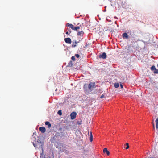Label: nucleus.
<instances>
[{
	"mask_svg": "<svg viewBox=\"0 0 158 158\" xmlns=\"http://www.w3.org/2000/svg\"><path fill=\"white\" fill-rule=\"evenodd\" d=\"M153 120L152 121L153 126V129H155V126H154V123H153Z\"/></svg>",
	"mask_w": 158,
	"mask_h": 158,
	"instance_id": "393cba45",
	"label": "nucleus"
},
{
	"mask_svg": "<svg viewBox=\"0 0 158 158\" xmlns=\"http://www.w3.org/2000/svg\"><path fill=\"white\" fill-rule=\"evenodd\" d=\"M120 87H121V88L122 89L123 88V85L122 84L120 85Z\"/></svg>",
	"mask_w": 158,
	"mask_h": 158,
	"instance_id": "bb28decb",
	"label": "nucleus"
},
{
	"mask_svg": "<svg viewBox=\"0 0 158 158\" xmlns=\"http://www.w3.org/2000/svg\"><path fill=\"white\" fill-rule=\"evenodd\" d=\"M93 136H90V141L91 142H92L93 141Z\"/></svg>",
	"mask_w": 158,
	"mask_h": 158,
	"instance_id": "6ab92c4d",
	"label": "nucleus"
},
{
	"mask_svg": "<svg viewBox=\"0 0 158 158\" xmlns=\"http://www.w3.org/2000/svg\"><path fill=\"white\" fill-rule=\"evenodd\" d=\"M57 113L58 114L60 115H62V112L61 110H60L58 111Z\"/></svg>",
	"mask_w": 158,
	"mask_h": 158,
	"instance_id": "a211bd4d",
	"label": "nucleus"
},
{
	"mask_svg": "<svg viewBox=\"0 0 158 158\" xmlns=\"http://www.w3.org/2000/svg\"><path fill=\"white\" fill-rule=\"evenodd\" d=\"M119 86V84L118 83H115L114 84V86L116 88H118Z\"/></svg>",
	"mask_w": 158,
	"mask_h": 158,
	"instance_id": "dca6fc26",
	"label": "nucleus"
},
{
	"mask_svg": "<svg viewBox=\"0 0 158 158\" xmlns=\"http://www.w3.org/2000/svg\"><path fill=\"white\" fill-rule=\"evenodd\" d=\"M135 31L134 30H131L129 32L130 35L131 36H134L135 35Z\"/></svg>",
	"mask_w": 158,
	"mask_h": 158,
	"instance_id": "1a4fd4ad",
	"label": "nucleus"
},
{
	"mask_svg": "<svg viewBox=\"0 0 158 158\" xmlns=\"http://www.w3.org/2000/svg\"><path fill=\"white\" fill-rule=\"evenodd\" d=\"M75 56L76 57H77V58H78L79 57V56H80L79 55V54H75Z\"/></svg>",
	"mask_w": 158,
	"mask_h": 158,
	"instance_id": "4be33fe9",
	"label": "nucleus"
},
{
	"mask_svg": "<svg viewBox=\"0 0 158 158\" xmlns=\"http://www.w3.org/2000/svg\"><path fill=\"white\" fill-rule=\"evenodd\" d=\"M71 59L73 61H74L75 60V57L74 56H73L71 57Z\"/></svg>",
	"mask_w": 158,
	"mask_h": 158,
	"instance_id": "aec40b11",
	"label": "nucleus"
},
{
	"mask_svg": "<svg viewBox=\"0 0 158 158\" xmlns=\"http://www.w3.org/2000/svg\"><path fill=\"white\" fill-rule=\"evenodd\" d=\"M79 42L78 41H75V42H73V44H72V47L73 48H74V47H75L76 46V44L78 43Z\"/></svg>",
	"mask_w": 158,
	"mask_h": 158,
	"instance_id": "4468645a",
	"label": "nucleus"
},
{
	"mask_svg": "<svg viewBox=\"0 0 158 158\" xmlns=\"http://www.w3.org/2000/svg\"><path fill=\"white\" fill-rule=\"evenodd\" d=\"M89 135V132H88Z\"/></svg>",
	"mask_w": 158,
	"mask_h": 158,
	"instance_id": "c756f323",
	"label": "nucleus"
},
{
	"mask_svg": "<svg viewBox=\"0 0 158 158\" xmlns=\"http://www.w3.org/2000/svg\"><path fill=\"white\" fill-rule=\"evenodd\" d=\"M157 67H158V64L157 65Z\"/></svg>",
	"mask_w": 158,
	"mask_h": 158,
	"instance_id": "c85d7f7f",
	"label": "nucleus"
},
{
	"mask_svg": "<svg viewBox=\"0 0 158 158\" xmlns=\"http://www.w3.org/2000/svg\"><path fill=\"white\" fill-rule=\"evenodd\" d=\"M64 40L66 43L71 44V40L70 38H65Z\"/></svg>",
	"mask_w": 158,
	"mask_h": 158,
	"instance_id": "6e6552de",
	"label": "nucleus"
},
{
	"mask_svg": "<svg viewBox=\"0 0 158 158\" xmlns=\"http://www.w3.org/2000/svg\"><path fill=\"white\" fill-rule=\"evenodd\" d=\"M69 66H71L73 65L72 62V61H70V62L69 63Z\"/></svg>",
	"mask_w": 158,
	"mask_h": 158,
	"instance_id": "412c9836",
	"label": "nucleus"
},
{
	"mask_svg": "<svg viewBox=\"0 0 158 158\" xmlns=\"http://www.w3.org/2000/svg\"><path fill=\"white\" fill-rule=\"evenodd\" d=\"M103 152L104 153L106 152L107 155H110V152L108 151L107 150V148H104Z\"/></svg>",
	"mask_w": 158,
	"mask_h": 158,
	"instance_id": "9d476101",
	"label": "nucleus"
},
{
	"mask_svg": "<svg viewBox=\"0 0 158 158\" xmlns=\"http://www.w3.org/2000/svg\"><path fill=\"white\" fill-rule=\"evenodd\" d=\"M90 136H93V135H92V134L91 132H90Z\"/></svg>",
	"mask_w": 158,
	"mask_h": 158,
	"instance_id": "cd10ccee",
	"label": "nucleus"
},
{
	"mask_svg": "<svg viewBox=\"0 0 158 158\" xmlns=\"http://www.w3.org/2000/svg\"><path fill=\"white\" fill-rule=\"evenodd\" d=\"M107 55L105 52H103L102 54H100L99 56V57L100 58H102L105 59L106 58Z\"/></svg>",
	"mask_w": 158,
	"mask_h": 158,
	"instance_id": "39448f33",
	"label": "nucleus"
},
{
	"mask_svg": "<svg viewBox=\"0 0 158 158\" xmlns=\"http://www.w3.org/2000/svg\"><path fill=\"white\" fill-rule=\"evenodd\" d=\"M66 26L69 27L71 28L73 30L77 31L80 28V27H82L81 26V25H80V26L74 27L73 25L72 24H70L67 23L66 24Z\"/></svg>",
	"mask_w": 158,
	"mask_h": 158,
	"instance_id": "f03ea898",
	"label": "nucleus"
},
{
	"mask_svg": "<svg viewBox=\"0 0 158 158\" xmlns=\"http://www.w3.org/2000/svg\"><path fill=\"white\" fill-rule=\"evenodd\" d=\"M95 83H91L88 85V88L91 90H92L94 88H95Z\"/></svg>",
	"mask_w": 158,
	"mask_h": 158,
	"instance_id": "7ed1b4c3",
	"label": "nucleus"
},
{
	"mask_svg": "<svg viewBox=\"0 0 158 158\" xmlns=\"http://www.w3.org/2000/svg\"><path fill=\"white\" fill-rule=\"evenodd\" d=\"M39 130L40 131H41L42 133H44L46 131L45 128L43 127H41L39 128Z\"/></svg>",
	"mask_w": 158,
	"mask_h": 158,
	"instance_id": "0eeeda50",
	"label": "nucleus"
},
{
	"mask_svg": "<svg viewBox=\"0 0 158 158\" xmlns=\"http://www.w3.org/2000/svg\"><path fill=\"white\" fill-rule=\"evenodd\" d=\"M84 33V32L83 31H78L77 35L78 36H82L83 35Z\"/></svg>",
	"mask_w": 158,
	"mask_h": 158,
	"instance_id": "9b49d317",
	"label": "nucleus"
},
{
	"mask_svg": "<svg viewBox=\"0 0 158 158\" xmlns=\"http://www.w3.org/2000/svg\"><path fill=\"white\" fill-rule=\"evenodd\" d=\"M125 145L127 146V147L125 148L127 149H128L129 147L128 143H126V144Z\"/></svg>",
	"mask_w": 158,
	"mask_h": 158,
	"instance_id": "f3484780",
	"label": "nucleus"
},
{
	"mask_svg": "<svg viewBox=\"0 0 158 158\" xmlns=\"http://www.w3.org/2000/svg\"><path fill=\"white\" fill-rule=\"evenodd\" d=\"M45 124L46 125H48V128L50 127L51 126V124L49 122H48V121H46L45 122Z\"/></svg>",
	"mask_w": 158,
	"mask_h": 158,
	"instance_id": "ddd939ff",
	"label": "nucleus"
},
{
	"mask_svg": "<svg viewBox=\"0 0 158 158\" xmlns=\"http://www.w3.org/2000/svg\"><path fill=\"white\" fill-rule=\"evenodd\" d=\"M68 31H69V33H71V32H72L71 31L70 29H68Z\"/></svg>",
	"mask_w": 158,
	"mask_h": 158,
	"instance_id": "b1692460",
	"label": "nucleus"
},
{
	"mask_svg": "<svg viewBox=\"0 0 158 158\" xmlns=\"http://www.w3.org/2000/svg\"><path fill=\"white\" fill-rule=\"evenodd\" d=\"M104 95L103 94H102V95H101L100 97V98H104Z\"/></svg>",
	"mask_w": 158,
	"mask_h": 158,
	"instance_id": "5701e85b",
	"label": "nucleus"
},
{
	"mask_svg": "<svg viewBox=\"0 0 158 158\" xmlns=\"http://www.w3.org/2000/svg\"><path fill=\"white\" fill-rule=\"evenodd\" d=\"M77 115V113L75 112H72L70 115L71 119H74L76 118Z\"/></svg>",
	"mask_w": 158,
	"mask_h": 158,
	"instance_id": "20e7f679",
	"label": "nucleus"
},
{
	"mask_svg": "<svg viewBox=\"0 0 158 158\" xmlns=\"http://www.w3.org/2000/svg\"><path fill=\"white\" fill-rule=\"evenodd\" d=\"M156 128L157 129H158V118H157L156 121Z\"/></svg>",
	"mask_w": 158,
	"mask_h": 158,
	"instance_id": "2eb2a0df",
	"label": "nucleus"
},
{
	"mask_svg": "<svg viewBox=\"0 0 158 158\" xmlns=\"http://www.w3.org/2000/svg\"><path fill=\"white\" fill-rule=\"evenodd\" d=\"M34 134L32 135V139H33V141L32 142L35 148H42L43 143L41 141L38 140L37 141L35 140L36 139L33 137Z\"/></svg>",
	"mask_w": 158,
	"mask_h": 158,
	"instance_id": "f257e3e1",
	"label": "nucleus"
},
{
	"mask_svg": "<svg viewBox=\"0 0 158 158\" xmlns=\"http://www.w3.org/2000/svg\"><path fill=\"white\" fill-rule=\"evenodd\" d=\"M151 69L152 71H154V73L155 74H157L158 73V70L157 69H156L155 67V66L153 65L151 67Z\"/></svg>",
	"mask_w": 158,
	"mask_h": 158,
	"instance_id": "423d86ee",
	"label": "nucleus"
},
{
	"mask_svg": "<svg viewBox=\"0 0 158 158\" xmlns=\"http://www.w3.org/2000/svg\"><path fill=\"white\" fill-rule=\"evenodd\" d=\"M123 38H125L127 39H128L129 38L126 32L123 33Z\"/></svg>",
	"mask_w": 158,
	"mask_h": 158,
	"instance_id": "f8f14e48",
	"label": "nucleus"
},
{
	"mask_svg": "<svg viewBox=\"0 0 158 158\" xmlns=\"http://www.w3.org/2000/svg\"><path fill=\"white\" fill-rule=\"evenodd\" d=\"M66 34L67 35H70V33H69V31H68L66 32Z\"/></svg>",
	"mask_w": 158,
	"mask_h": 158,
	"instance_id": "a878e982",
	"label": "nucleus"
}]
</instances>
